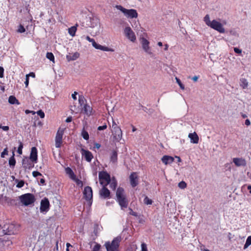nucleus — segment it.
Segmentation results:
<instances>
[{
	"mask_svg": "<svg viewBox=\"0 0 251 251\" xmlns=\"http://www.w3.org/2000/svg\"><path fill=\"white\" fill-rule=\"evenodd\" d=\"M65 172L70 177L73 179H75V177L76 176L75 175V174L74 173L73 171H72V170L69 168V167H67L65 168Z\"/></svg>",
	"mask_w": 251,
	"mask_h": 251,
	"instance_id": "26",
	"label": "nucleus"
},
{
	"mask_svg": "<svg viewBox=\"0 0 251 251\" xmlns=\"http://www.w3.org/2000/svg\"><path fill=\"white\" fill-rule=\"evenodd\" d=\"M81 154L88 162H90L93 157L92 153L89 151H86L83 149L81 150Z\"/></svg>",
	"mask_w": 251,
	"mask_h": 251,
	"instance_id": "15",
	"label": "nucleus"
},
{
	"mask_svg": "<svg viewBox=\"0 0 251 251\" xmlns=\"http://www.w3.org/2000/svg\"><path fill=\"white\" fill-rule=\"evenodd\" d=\"M129 179L132 187H135L138 184V176L136 173H132L129 176Z\"/></svg>",
	"mask_w": 251,
	"mask_h": 251,
	"instance_id": "18",
	"label": "nucleus"
},
{
	"mask_svg": "<svg viewBox=\"0 0 251 251\" xmlns=\"http://www.w3.org/2000/svg\"><path fill=\"white\" fill-rule=\"evenodd\" d=\"M40 183H42V184H44L45 183V179H43V178H41V179H40Z\"/></svg>",
	"mask_w": 251,
	"mask_h": 251,
	"instance_id": "60",
	"label": "nucleus"
},
{
	"mask_svg": "<svg viewBox=\"0 0 251 251\" xmlns=\"http://www.w3.org/2000/svg\"><path fill=\"white\" fill-rule=\"evenodd\" d=\"M72 121V117H68L66 120V122L67 123H69V122H71V121Z\"/></svg>",
	"mask_w": 251,
	"mask_h": 251,
	"instance_id": "58",
	"label": "nucleus"
},
{
	"mask_svg": "<svg viewBox=\"0 0 251 251\" xmlns=\"http://www.w3.org/2000/svg\"><path fill=\"white\" fill-rule=\"evenodd\" d=\"M116 8L121 11L125 16L130 18L137 17L138 14L137 11L134 9H126L121 5H117Z\"/></svg>",
	"mask_w": 251,
	"mask_h": 251,
	"instance_id": "4",
	"label": "nucleus"
},
{
	"mask_svg": "<svg viewBox=\"0 0 251 251\" xmlns=\"http://www.w3.org/2000/svg\"><path fill=\"white\" fill-rule=\"evenodd\" d=\"M76 31V27L75 26H72L71 27L69 28L68 29L69 33L70 35L72 36H74L75 35V32Z\"/></svg>",
	"mask_w": 251,
	"mask_h": 251,
	"instance_id": "29",
	"label": "nucleus"
},
{
	"mask_svg": "<svg viewBox=\"0 0 251 251\" xmlns=\"http://www.w3.org/2000/svg\"><path fill=\"white\" fill-rule=\"evenodd\" d=\"M203 21L207 26L218 31L219 33H224L225 32L224 25L226 24V21L223 20L222 22L216 20L210 21V16L208 14L206 15L204 17Z\"/></svg>",
	"mask_w": 251,
	"mask_h": 251,
	"instance_id": "1",
	"label": "nucleus"
},
{
	"mask_svg": "<svg viewBox=\"0 0 251 251\" xmlns=\"http://www.w3.org/2000/svg\"><path fill=\"white\" fill-rule=\"evenodd\" d=\"M117 201L126 198L123 188L119 187L116 192Z\"/></svg>",
	"mask_w": 251,
	"mask_h": 251,
	"instance_id": "21",
	"label": "nucleus"
},
{
	"mask_svg": "<svg viewBox=\"0 0 251 251\" xmlns=\"http://www.w3.org/2000/svg\"><path fill=\"white\" fill-rule=\"evenodd\" d=\"M248 189L250 191V193L251 194V185L248 186Z\"/></svg>",
	"mask_w": 251,
	"mask_h": 251,
	"instance_id": "64",
	"label": "nucleus"
},
{
	"mask_svg": "<svg viewBox=\"0 0 251 251\" xmlns=\"http://www.w3.org/2000/svg\"><path fill=\"white\" fill-rule=\"evenodd\" d=\"M232 161L237 167H245L247 165L246 160L243 158H233Z\"/></svg>",
	"mask_w": 251,
	"mask_h": 251,
	"instance_id": "14",
	"label": "nucleus"
},
{
	"mask_svg": "<svg viewBox=\"0 0 251 251\" xmlns=\"http://www.w3.org/2000/svg\"><path fill=\"white\" fill-rule=\"evenodd\" d=\"M23 148V145L22 142H20L19 146L18 148L17 152L19 154H22V149Z\"/></svg>",
	"mask_w": 251,
	"mask_h": 251,
	"instance_id": "41",
	"label": "nucleus"
},
{
	"mask_svg": "<svg viewBox=\"0 0 251 251\" xmlns=\"http://www.w3.org/2000/svg\"><path fill=\"white\" fill-rule=\"evenodd\" d=\"M32 176H33L34 177H37V176H42V174H41L40 173H39V172H37V171H33V172H32Z\"/></svg>",
	"mask_w": 251,
	"mask_h": 251,
	"instance_id": "47",
	"label": "nucleus"
},
{
	"mask_svg": "<svg viewBox=\"0 0 251 251\" xmlns=\"http://www.w3.org/2000/svg\"><path fill=\"white\" fill-rule=\"evenodd\" d=\"M107 127V126L106 125H103L102 126H100L98 127V129L99 130H102L106 129Z\"/></svg>",
	"mask_w": 251,
	"mask_h": 251,
	"instance_id": "52",
	"label": "nucleus"
},
{
	"mask_svg": "<svg viewBox=\"0 0 251 251\" xmlns=\"http://www.w3.org/2000/svg\"><path fill=\"white\" fill-rule=\"evenodd\" d=\"M141 251H148L147 245L145 243L141 244Z\"/></svg>",
	"mask_w": 251,
	"mask_h": 251,
	"instance_id": "45",
	"label": "nucleus"
},
{
	"mask_svg": "<svg viewBox=\"0 0 251 251\" xmlns=\"http://www.w3.org/2000/svg\"><path fill=\"white\" fill-rule=\"evenodd\" d=\"M22 164L23 167L25 169H31L34 167V164L30 163L29 159L27 158L23 159Z\"/></svg>",
	"mask_w": 251,
	"mask_h": 251,
	"instance_id": "20",
	"label": "nucleus"
},
{
	"mask_svg": "<svg viewBox=\"0 0 251 251\" xmlns=\"http://www.w3.org/2000/svg\"><path fill=\"white\" fill-rule=\"evenodd\" d=\"M8 101L11 104H19L18 100L13 96H10L9 97Z\"/></svg>",
	"mask_w": 251,
	"mask_h": 251,
	"instance_id": "28",
	"label": "nucleus"
},
{
	"mask_svg": "<svg viewBox=\"0 0 251 251\" xmlns=\"http://www.w3.org/2000/svg\"><path fill=\"white\" fill-rule=\"evenodd\" d=\"M99 179L102 185L107 186L110 181L109 175L105 172H101L99 173Z\"/></svg>",
	"mask_w": 251,
	"mask_h": 251,
	"instance_id": "7",
	"label": "nucleus"
},
{
	"mask_svg": "<svg viewBox=\"0 0 251 251\" xmlns=\"http://www.w3.org/2000/svg\"><path fill=\"white\" fill-rule=\"evenodd\" d=\"M8 154V150L7 148H6L4 149L3 151L1 153V157L4 158L5 157V155H7Z\"/></svg>",
	"mask_w": 251,
	"mask_h": 251,
	"instance_id": "44",
	"label": "nucleus"
},
{
	"mask_svg": "<svg viewBox=\"0 0 251 251\" xmlns=\"http://www.w3.org/2000/svg\"><path fill=\"white\" fill-rule=\"evenodd\" d=\"M16 182H18V183L16 185V187H18V188H22V187L24 186V184H25V182L24 180H20V181H19L18 179H16L15 180Z\"/></svg>",
	"mask_w": 251,
	"mask_h": 251,
	"instance_id": "35",
	"label": "nucleus"
},
{
	"mask_svg": "<svg viewBox=\"0 0 251 251\" xmlns=\"http://www.w3.org/2000/svg\"><path fill=\"white\" fill-rule=\"evenodd\" d=\"M63 134V130H58L55 137V147L60 148L62 144V139Z\"/></svg>",
	"mask_w": 251,
	"mask_h": 251,
	"instance_id": "13",
	"label": "nucleus"
},
{
	"mask_svg": "<svg viewBox=\"0 0 251 251\" xmlns=\"http://www.w3.org/2000/svg\"><path fill=\"white\" fill-rule=\"evenodd\" d=\"M176 83L178 84L180 88L181 89L184 90L185 89L184 85L181 83L180 80L176 77Z\"/></svg>",
	"mask_w": 251,
	"mask_h": 251,
	"instance_id": "37",
	"label": "nucleus"
},
{
	"mask_svg": "<svg viewBox=\"0 0 251 251\" xmlns=\"http://www.w3.org/2000/svg\"><path fill=\"white\" fill-rule=\"evenodd\" d=\"M161 160L165 165H167L173 162L174 159L172 156L169 155H164L161 158Z\"/></svg>",
	"mask_w": 251,
	"mask_h": 251,
	"instance_id": "22",
	"label": "nucleus"
},
{
	"mask_svg": "<svg viewBox=\"0 0 251 251\" xmlns=\"http://www.w3.org/2000/svg\"><path fill=\"white\" fill-rule=\"evenodd\" d=\"M112 132L115 139L119 141L122 138V131L121 129L114 122H113Z\"/></svg>",
	"mask_w": 251,
	"mask_h": 251,
	"instance_id": "8",
	"label": "nucleus"
},
{
	"mask_svg": "<svg viewBox=\"0 0 251 251\" xmlns=\"http://www.w3.org/2000/svg\"><path fill=\"white\" fill-rule=\"evenodd\" d=\"M188 137L190 139L191 143L193 144L198 143L199 138L197 134L195 132L189 133Z\"/></svg>",
	"mask_w": 251,
	"mask_h": 251,
	"instance_id": "19",
	"label": "nucleus"
},
{
	"mask_svg": "<svg viewBox=\"0 0 251 251\" xmlns=\"http://www.w3.org/2000/svg\"><path fill=\"white\" fill-rule=\"evenodd\" d=\"M50 202L48 199L44 198L41 201L40 205V211L41 212H46L49 209Z\"/></svg>",
	"mask_w": 251,
	"mask_h": 251,
	"instance_id": "12",
	"label": "nucleus"
},
{
	"mask_svg": "<svg viewBox=\"0 0 251 251\" xmlns=\"http://www.w3.org/2000/svg\"><path fill=\"white\" fill-rule=\"evenodd\" d=\"M37 113L38 115H39L40 117V118H44L45 114L42 110H40L38 111L37 112Z\"/></svg>",
	"mask_w": 251,
	"mask_h": 251,
	"instance_id": "46",
	"label": "nucleus"
},
{
	"mask_svg": "<svg viewBox=\"0 0 251 251\" xmlns=\"http://www.w3.org/2000/svg\"><path fill=\"white\" fill-rule=\"evenodd\" d=\"M234 51H235V52L238 54H241L242 53V50L237 48H234Z\"/></svg>",
	"mask_w": 251,
	"mask_h": 251,
	"instance_id": "49",
	"label": "nucleus"
},
{
	"mask_svg": "<svg viewBox=\"0 0 251 251\" xmlns=\"http://www.w3.org/2000/svg\"><path fill=\"white\" fill-rule=\"evenodd\" d=\"M86 39L89 42H91L93 47L98 50H100L102 51H113L114 50L112 49L109 48L105 46H101L100 44H97L94 40V39L91 38L89 36H87Z\"/></svg>",
	"mask_w": 251,
	"mask_h": 251,
	"instance_id": "5",
	"label": "nucleus"
},
{
	"mask_svg": "<svg viewBox=\"0 0 251 251\" xmlns=\"http://www.w3.org/2000/svg\"><path fill=\"white\" fill-rule=\"evenodd\" d=\"M66 58L68 61L72 60V56L71 55H67Z\"/></svg>",
	"mask_w": 251,
	"mask_h": 251,
	"instance_id": "59",
	"label": "nucleus"
},
{
	"mask_svg": "<svg viewBox=\"0 0 251 251\" xmlns=\"http://www.w3.org/2000/svg\"><path fill=\"white\" fill-rule=\"evenodd\" d=\"M25 31V27L22 25H20L18 26V28L17 29V32L19 33H24Z\"/></svg>",
	"mask_w": 251,
	"mask_h": 251,
	"instance_id": "39",
	"label": "nucleus"
},
{
	"mask_svg": "<svg viewBox=\"0 0 251 251\" xmlns=\"http://www.w3.org/2000/svg\"><path fill=\"white\" fill-rule=\"evenodd\" d=\"M1 128L4 131H8L9 129V126H3L2 127H1Z\"/></svg>",
	"mask_w": 251,
	"mask_h": 251,
	"instance_id": "57",
	"label": "nucleus"
},
{
	"mask_svg": "<svg viewBox=\"0 0 251 251\" xmlns=\"http://www.w3.org/2000/svg\"><path fill=\"white\" fill-rule=\"evenodd\" d=\"M117 152L116 151H113L110 155V161L113 163H116L117 161Z\"/></svg>",
	"mask_w": 251,
	"mask_h": 251,
	"instance_id": "25",
	"label": "nucleus"
},
{
	"mask_svg": "<svg viewBox=\"0 0 251 251\" xmlns=\"http://www.w3.org/2000/svg\"><path fill=\"white\" fill-rule=\"evenodd\" d=\"M83 111L85 114L88 116H90L93 114V111L92 107L88 104H85L84 105L83 107Z\"/></svg>",
	"mask_w": 251,
	"mask_h": 251,
	"instance_id": "23",
	"label": "nucleus"
},
{
	"mask_svg": "<svg viewBox=\"0 0 251 251\" xmlns=\"http://www.w3.org/2000/svg\"><path fill=\"white\" fill-rule=\"evenodd\" d=\"M144 202L145 204L148 205L152 204V201L146 196L144 199Z\"/></svg>",
	"mask_w": 251,
	"mask_h": 251,
	"instance_id": "36",
	"label": "nucleus"
},
{
	"mask_svg": "<svg viewBox=\"0 0 251 251\" xmlns=\"http://www.w3.org/2000/svg\"><path fill=\"white\" fill-rule=\"evenodd\" d=\"M81 135L85 140H88L89 138V134L87 131L84 130L83 128L81 132Z\"/></svg>",
	"mask_w": 251,
	"mask_h": 251,
	"instance_id": "33",
	"label": "nucleus"
},
{
	"mask_svg": "<svg viewBox=\"0 0 251 251\" xmlns=\"http://www.w3.org/2000/svg\"><path fill=\"white\" fill-rule=\"evenodd\" d=\"M117 201L120 205L122 209H124V208L127 207L128 202L126 198L119 200Z\"/></svg>",
	"mask_w": 251,
	"mask_h": 251,
	"instance_id": "24",
	"label": "nucleus"
},
{
	"mask_svg": "<svg viewBox=\"0 0 251 251\" xmlns=\"http://www.w3.org/2000/svg\"><path fill=\"white\" fill-rule=\"evenodd\" d=\"M16 233L14 226L13 225H6L3 227L2 233L3 234H14Z\"/></svg>",
	"mask_w": 251,
	"mask_h": 251,
	"instance_id": "11",
	"label": "nucleus"
},
{
	"mask_svg": "<svg viewBox=\"0 0 251 251\" xmlns=\"http://www.w3.org/2000/svg\"><path fill=\"white\" fill-rule=\"evenodd\" d=\"M19 198L22 203L25 206L33 203L35 201L34 196L30 193L22 195Z\"/></svg>",
	"mask_w": 251,
	"mask_h": 251,
	"instance_id": "3",
	"label": "nucleus"
},
{
	"mask_svg": "<svg viewBox=\"0 0 251 251\" xmlns=\"http://www.w3.org/2000/svg\"><path fill=\"white\" fill-rule=\"evenodd\" d=\"M168 48H169V45L168 44H165V48H164V50H167L168 49Z\"/></svg>",
	"mask_w": 251,
	"mask_h": 251,
	"instance_id": "61",
	"label": "nucleus"
},
{
	"mask_svg": "<svg viewBox=\"0 0 251 251\" xmlns=\"http://www.w3.org/2000/svg\"><path fill=\"white\" fill-rule=\"evenodd\" d=\"M28 75V76H32V77H35V74H34V73H30V74H29V75Z\"/></svg>",
	"mask_w": 251,
	"mask_h": 251,
	"instance_id": "62",
	"label": "nucleus"
},
{
	"mask_svg": "<svg viewBox=\"0 0 251 251\" xmlns=\"http://www.w3.org/2000/svg\"><path fill=\"white\" fill-rule=\"evenodd\" d=\"M199 78V76H197V75H195L193 77H192V79L195 81V82H196L197 81L198 79Z\"/></svg>",
	"mask_w": 251,
	"mask_h": 251,
	"instance_id": "55",
	"label": "nucleus"
},
{
	"mask_svg": "<svg viewBox=\"0 0 251 251\" xmlns=\"http://www.w3.org/2000/svg\"><path fill=\"white\" fill-rule=\"evenodd\" d=\"M141 44L142 49L144 51L151 57H153L154 56V54L152 52L151 49L149 46V41L144 38H142L141 39Z\"/></svg>",
	"mask_w": 251,
	"mask_h": 251,
	"instance_id": "6",
	"label": "nucleus"
},
{
	"mask_svg": "<svg viewBox=\"0 0 251 251\" xmlns=\"http://www.w3.org/2000/svg\"><path fill=\"white\" fill-rule=\"evenodd\" d=\"M125 36L132 42H134L136 40L134 32L130 27H126L124 29Z\"/></svg>",
	"mask_w": 251,
	"mask_h": 251,
	"instance_id": "10",
	"label": "nucleus"
},
{
	"mask_svg": "<svg viewBox=\"0 0 251 251\" xmlns=\"http://www.w3.org/2000/svg\"><path fill=\"white\" fill-rule=\"evenodd\" d=\"M4 69L2 67L0 66V77L2 78L3 77Z\"/></svg>",
	"mask_w": 251,
	"mask_h": 251,
	"instance_id": "51",
	"label": "nucleus"
},
{
	"mask_svg": "<svg viewBox=\"0 0 251 251\" xmlns=\"http://www.w3.org/2000/svg\"><path fill=\"white\" fill-rule=\"evenodd\" d=\"M79 56V54L77 52H75L72 55V60H75L76 59H77Z\"/></svg>",
	"mask_w": 251,
	"mask_h": 251,
	"instance_id": "42",
	"label": "nucleus"
},
{
	"mask_svg": "<svg viewBox=\"0 0 251 251\" xmlns=\"http://www.w3.org/2000/svg\"><path fill=\"white\" fill-rule=\"evenodd\" d=\"M129 210H130L129 214L133 215L134 216H137V214L136 212H134L130 208H129Z\"/></svg>",
	"mask_w": 251,
	"mask_h": 251,
	"instance_id": "50",
	"label": "nucleus"
},
{
	"mask_svg": "<svg viewBox=\"0 0 251 251\" xmlns=\"http://www.w3.org/2000/svg\"><path fill=\"white\" fill-rule=\"evenodd\" d=\"M100 247L101 246L100 244L98 243H96L95 245L94 246L93 249V251H99Z\"/></svg>",
	"mask_w": 251,
	"mask_h": 251,
	"instance_id": "43",
	"label": "nucleus"
},
{
	"mask_svg": "<svg viewBox=\"0 0 251 251\" xmlns=\"http://www.w3.org/2000/svg\"><path fill=\"white\" fill-rule=\"evenodd\" d=\"M178 186L181 189H184L186 187L187 184L184 181H182L178 183Z\"/></svg>",
	"mask_w": 251,
	"mask_h": 251,
	"instance_id": "38",
	"label": "nucleus"
},
{
	"mask_svg": "<svg viewBox=\"0 0 251 251\" xmlns=\"http://www.w3.org/2000/svg\"><path fill=\"white\" fill-rule=\"evenodd\" d=\"M29 159L33 162L36 163L37 161V150L36 147H32L31 150Z\"/></svg>",
	"mask_w": 251,
	"mask_h": 251,
	"instance_id": "17",
	"label": "nucleus"
},
{
	"mask_svg": "<svg viewBox=\"0 0 251 251\" xmlns=\"http://www.w3.org/2000/svg\"><path fill=\"white\" fill-rule=\"evenodd\" d=\"M251 245V236H249L246 241L244 246V249L245 250L248 248L249 246Z\"/></svg>",
	"mask_w": 251,
	"mask_h": 251,
	"instance_id": "30",
	"label": "nucleus"
},
{
	"mask_svg": "<svg viewBox=\"0 0 251 251\" xmlns=\"http://www.w3.org/2000/svg\"><path fill=\"white\" fill-rule=\"evenodd\" d=\"M73 180H74L76 182V183L77 184V185L80 186V187H82L83 183H82V181H81L80 180L77 178L76 176L75 177V178L73 179Z\"/></svg>",
	"mask_w": 251,
	"mask_h": 251,
	"instance_id": "40",
	"label": "nucleus"
},
{
	"mask_svg": "<svg viewBox=\"0 0 251 251\" xmlns=\"http://www.w3.org/2000/svg\"><path fill=\"white\" fill-rule=\"evenodd\" d=\"M28 82H29V81H28V75H26V80H25V82L26 86H27L28 85Z\"/></svg>",
	"mask_w": 251,
	"mask_h": 251,
	"instance_id": "56",
	"label": "nucleus"
},
{
	"mask_svg": "<svg viewBox=\"0 0 251 251\" xmlns=\"http://www.w3.org/2000/svg\"><path fill=\"white\" fill-rule=\"evenodd\" d=\"M77 94V93L76 92H75L72 95V98L74 100H76V95Z\"/></svg>",
	"mask_w": 251,
	"mask_h": 251,
	"instance_id": "53",
	"label": "nucleus"
},
{
	"mask_svg": "<svg viewBox=\"0 0 251 251\" xmlns=\"http://www.w3.org/2000/svg\"><path fill=\"white\" fill-rule=\"evenodd\" d=\"M95 147L97 148V149H99L100 147V145L99 144H95Z\"/></svg>",
	"mask_w": 251,
	"mask_h": 251,
	"instance_id": "63",
	"label": "nucleus"
},
{
	"mask_svg": "<svg viewBox=\"0 0 251 251\" xmlns=\"http://www.w3.org/2000/svg\"><path fill=\"white\" fill-rule=\"evenodd\" d=\"M9 164L10 166L14 167L16 164V160L14 158V153L13 152L12 156L9 160Z\"/></svg>",
	"mask_w": 251,
	"mask_h": 251,
	"instance_id": "31",
	"label": "nucleus"
},
{
	"mask_svg": "<svg viewBox=\"0 0 251 251\" xmlns=\"http://www.w3.org/2000/svg\"><path fill=\"white\" fill-rule=\"evenodd\" d=\"M109 184H110V188L113 190L116 189V187L117 186V182L115 179H113L112 180L110 179V181Z\"/></svg>",
	"mask_w": 251,
	"mask_h": 251,
	"instance_id": "32",
	"label": "nucleus"
},
{
	"mask_svg": "<svg viewBox=\"0 0 251 251\" xmlns=\"http://www.w3.org/2000/svg\"><path fill=\"white\" fill-rule=\"evenodd\" d=\"M121 237L117 236L115 237L111 242L108 241L104 244V246L107 251H119V247Z\"/></svg>",
	"mask_w": 251,
	"mask_h": 251,
	"instance_id": "2",
	"label": "nucleus"
},
{
	"mask_svg": "<svg viewBox=\"0 0 251 251\" xmlns=\"http://www.w3.org/2000/svg\"><path fill=\"white\" fill-rule=\"evenodd\" d=\"M245 124L247 126H249L251 125V122H250V120H249V119L246 120Z\"/></svg>",
	"mask_w": 251,
	"mask_h": 251,
	"instance_id": "54",
	"label": "nucleus"
},
{
	"mask_svg": "<svg viewBox=\"0 0 251 251\" xmlns=\"http://www.w3.org/2000/svg\"><path fill=\"white\" fill-rule=\"evenodd\" d=\"M83 194L85 199L88 202V204L90 206L92 204V199L93 197L92 190L91 188L89 186L86 187L84 188Z\"/></svg>",
	"mask_w": 251,
	"mask_h": 251,
	"instance_id": "9",
	"label": "nucleus"
},
{
	"mask_svg": "<svg viewBox=\"0 0 251 251\" xmlns=\"http://www.w3.org/2000/svg\"><path fill=\"white\" fill-rule=\"evenodd\" d=\"M102 186V188L100 191V197L103 199L109 198L110 194L109 190L106 188V186Z\"/></svg>",
	"mask_w": 251,
	"mask_h": 251,
	"instance_id": "16",
	"label": "nucleus"
},
{
	"mask_svg": "<svg viewBox=\"0 0 251 251\" xmlns=\"http://www.w3.org/2000/svg\"><path fill=\"white\" fill-rule=\"evenodd\" d=\"M229 34H230V35H232V36H238V33L236 32V31H235L234 30H230L229 31Z\"/></svg>",
	"mask_w": 251,
	"mask_h": 251,
	"instance_id": "48",
	"label": "nucleus"
},
{
	"mask_svg": "<svg viewBox=\"0 0 251 251\" xmlns=\"http://www.w3.org/2000/svg\"><path fill=\"white\" fill-rule=\"evenodd\" d=\"M240 85L243 89H246L248 86V82L246 78H242L240 79Z\"/></svg>",
	"mask_w": 251,
	"mask_h": 251,
	"instance_id": "27",
	"label": "nucleus"
},
{
	"mask_svg": "<svg viewBox=\"0 0 251 251\" xmlns=\"http://www.w3.org/2000/svg\"><path fill=\"white\" fill-rule=\"evenodd\" d=\"M46 57L50 60L54 62V57L53 54L51 52H47Z\"/></svg>",
	"mask_w": 251,
	"mask_h": 251,
	"instance_id": "34",
	"label": "nucleus"
}]
</instances>
